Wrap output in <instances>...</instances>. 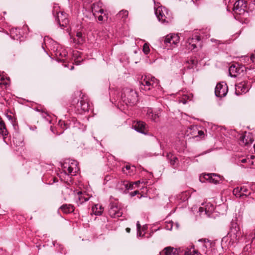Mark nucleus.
Here are the masks:
<instances>
[{
	"instance_id": "f257e3e1",
	"label": "nucleus",
	"mask_w": 255,
	"mask_h": 255,
	"mask_svg": "<svg viewBox=\"0 0 255 255\" xmlns=\"http://www.w3.org/2000/svg\"><path fill=\"white\" fill-rule=\"evenodd\" d=\"M139 83L140 89L147 92L148 95H154L155 91L161 89L159 81L150 75L142 76Z\"/></svg>"
},
{
	"instance_id": "f03ea898",
	"label": "nucleus",
	"mask_w": 255,
	"mask_h": 255,
	"mask_svg": "<svg viewBox=\"0 0 255 255\" xmlns=\"http://www.w3.org/2000/svg\"><path fill=\"white\" fill-rule=\"evenodd\" d=\"M121 100L127 106H132L138 101L137 92L130 88H124L121 93Z\"/></svg>"
},
{
	"instance_id": "7ed1b4c3",
	"label": "nucleus",
	"mask_w": 255,
	"mask_h": 255,
	"mask_svg": "<svg viewBox=\"0 0 255 255\" xmlns=\"http://www.w3.org/2000/svg\"><path fill=\"white\" fill-rule=\"evenodd\" d=\"M243 236L239 225L236 222H232L230 227V231L228 233V237L230 238L229 245L234 246L237 243Z\"/></svg>"
},
{
	"instance_id": "20e7f679",
	"label": "nucleus",
	"mask_w": 255,
	"mask_h": 255,
	"mask_svg": "<svg viewBox=\"0 0 255 255\" xmlns=\"http://www.w3.org/2000/svg\"><path fill=\"white\" fill-rule=\"evenodd\" d=\"M209 30L210 29H206L205 30V32L203 31L201 32V36L198 34H194L193 35L192 37H189L187 42L189 44L188 48L193 50L196 48L198 46L201 47V37H202V38H208L210 36Z\"/></svg>"
},
{
	"instance_id": "39448f33",
	"label": "nucleus",
	"mask_w": 255,
	"mask_h": 255,
	"mask_svg": "<svg viewBox=\"0 0 255 255\" xmlns=\"http://www.w3.org/2000/svg\"><path fill=\"white\" fill-rule=\"evenodd\" d=\"M53 15L55 17L57 23L61 27H64L69 23V20L67 17V14L59 10V6L55 5L52 10Z\"/></svg>"
},
{
	"instance_id": "423d86ee",
	"label": "nucleus",
	"mask_w": 255,
	"mask_h": 255,
	"mask_svg": "<svg viewBox=\"0 0 255 255\" xmlns=\"http://www.w3.org/2000/svg\"><path fill=\"white\" fill-rule=\"evenodd\" d=\"M155 14L158 20L162 23H168L171 22L172 14L165 7L161 6L155 9Z\"/></svg>"
},
{
	"instance_id": "0eeeda50",
	"label": "nucleus",
	"mask_w": 255,
	"mask_h": 255,
	"mask_svg": "<svg viewBox=\"0 0 255 255\" xmlns=\"http://www.w3.org/2000/svg\"><path fill=\"white\" fill-rule=\"evenodd\" d=\"M63 171L66 175H75L79 171L78 163L75 160L65 162L62 165Z\"/></svg>"
},
{
	"instance_id": "6e6552de",
	"label": "nucleus",
	"mask_w": 255,
	"mask_h": 255,
	"mask_svg": "<svg viewBox=\"0 0 255 255\" xmlns=\"http://www.w3.org/2000/svg\"><path fill=\"white\" fill-rule=\"evenodd\" d=\"M75 108L80 114L88 111L89 110V104L87 96L81 94L80 99L78 100Z\"/></svg>"
},
{
	"instance_id": "1a4fd4ad",
	"label": "nucleus",
	"mask_w": 255,
	"mask_h": 255,
	"mask_svg": "<svg viewBox=\"0 0 255 255\" xmlns=\"http://www.w3.org/2000/svg\"><path fill=\"white\" fill-rule=\"evenodd\" d=\"M109 214L112 218H119L122 216L123 211L117 202H113L109 205Z\"/></svg>"
},
{
	"instance_id": "9d476101",
	"label": "nucleus",
	"mask_w": 255,
	"mask_h": 255,
	"mask_svg": "<svg viewBox=\"0 0 255 255\" xmlns=\"http://www.w3.org/2000/svg\"><path fill=\"white\" fill-rule=\"evenodd\" d=\"M180 38L178 34H171L167 35L164 38V42L166 46L174 47L179 43Z\"/></svg>"
},
{
	"instance_id": "9b49d317",
	"label": "nucleus",
	"mask_w": 255,
	"mask_h": 255,
	"mask_svg": "<svg viewBox=\"0 0 255 255\" xmlns=\"http://www.w3.org/2000/svg\"><path fill=\"white\" fill-rule=\"evenodd\" d=\"M228 91V89L226 83L222 82L217 84L215 89V94L217 97L221 98L227 95Z\"/></svg>"
},
{
	"instance_id": "f8f14e48",
	"label": "nucleus",
	"mask_w": 255,
	"mask_h": 255,
	"mask_svg": "<svg viewBox=\"0 0 255 255\" xmlns=\"http://www.w3.org/2000/svg\"><path fill=\"white\" fill-rule=\"evenodd\" d=\"M233 193L236 197L239 198L247 197L251 194V192H249L247 187L245 186L235 188L233 191Z\"/></svg>"
},
{
	"instance_id": "ddd939ff",
	"label": "nucleus",
	"mask_w": 255,
	"mask_h": 255,
	"mask_svg": "<svg viewBox=\"0 0 255 255\" xmlns=\"http://www.w3.org/2000/svg\"><path fill=\"white\" fill-rule=\"evenodd\" d=\"M138 182H135L133 183H129L128 181H121L119 182L117 185V188L121 192H125L129 190H132L134 184H137Z\"/></svg>"
},
{
	"instance_id": "4468645a",
	"label": "nucleus",
	"mask_w": 255,
	"mask_h": 255,
	"mask_svg": "<svg viewBox=\"0 0 255 255\" xmlns=\"http://www.w3.org/2000/svg\"><path fill=\"white\" fill-rule=\"evenodd\" d=\"M215 210V207L213 204L211 203H207L203 206L200 207L199 209V212L202 214L203 212H205L208 217H212V214L213 213Z\"/></svg>"
},
{
	"instance_id": "2eb2a0df",
	"label": "nucleus",
	"mask_w": 255,
	"mask_h": 255,
	"mask_svg": "<svg viewBox=\"0 0 255 255\" xmlns=\"http://www.w3.org/2000/svg\"><path fill=\"white\" fill-rule=\"evenodd\" d=\"M250 88V85L246 81H243L236 85V94L240 95L242 93H246Z\"/></svg>"
},
{
	"instance_id": "dca6fc26",
	"label": "nucleus",
	"mask_w": 255,
	"mask_h": 255,
	"mask_svg": "<svg viewBox=\"0 0 255 255\" xmlns=\"http://www.w3.org/2000/svg\"><path fill=\"white\" fill-rule=\"evenodd\" d=\"M204 178L210 183L214 184L220 183L222 179V177L215 173H208L204 175Z\"/></svg>"
},
{
	"instance_id": "f3484780",
	"label": "nucleus",
	"mask_w": 255,
	"mask_h": 255,
	"mask_svg": "<svg viewBox=\"0 0 255 255\" xmlns=\"http://www.w3.org/2000/svg\"><path fill=\"white\" fill-rule=\"evenodd\" d=\"M254 141L253 135L251 133L245 132V134L240 137V144L242 145H248Z\"/></svg>"
},
{
	"instance_id": "a211bd4d",
	"label": "nucleus",
	"mask_w": 255,
	"mask_h": 255,
	"mask_svg": "<svg viewBox=\"0 0 255 255\" xmlns=\"http://www.w3.org/2000/svg\"><path fill=\"white\" fill-rule=\"evenodd\" d=\"M146 124L143 122L138 121L133 126L134 129L138 132L146 134L147 130L146 129Z\"/></svg>"
},
{
	"instance_id": "6ab92c4d",
	"label": "nucleus",
	"mask_w": 255,
	"mask_h": 255,
	"mask_svg": "<svg viewBox=\"0 0 255 255\" xmlns=\"http://www.w3.org/2000/svg\"><path fill=\"white\" fill-rule=\"evenodd\" d=\"M146 114L148 116V118H149L151 120L156 122L160 117V111L158 110L156 111H153L152 109H148L147 110Z\"/></svg>"
},
{
	"instance_id": "aec40b11",
	"label": "nucleus",
	"mask_w": 255,
	"mask_h": 255,
	"mask_svg": "<svg viewBox=\"0 0 255 255\" xmlns=\"http://www.w3.org/2000/svg\"><path fill=\"white\" fill-rule=\"evenodd\" d=\"M77 198L76 203L78 206L88 201L90 199V197L87 195L83 194L81 192H78Z\"/></svg>"
},
{
	"instance_id": "412c9836",
	"label": "nucleus",
	"mask_w": 255,
	"mask_h": 255,
	"mask_svg": "<svg viewBox=\"0 0 255 255\" xmlns=\"http://www.w3.org/2000/svg\"><path fill=\"white\" fill-rule=\"evenodd\" d=\"M240 68L234 65H231L229 68V75L232 77H236L240 73Z\"/></svg>"
},
{
	"instance_id": "4be33fe9",
	"label": "nucleus",
	"mask_w": 255,
	"mask_h": 255,
	"mask_svg": "<svg viewBox=\"0 0 255 255\" xmlns=\"http://www.w3.org/2000/svg\"><path fill=\"white\" fill-rule=\"evenodd\" d=\"M247 6V1L245 0H238L235 2L234 5V9L238 10L244 9Z\"/></svg>"
},
{
	"instance_id": "5701e85b",
	"label": "nucleus",
	"mask_w": 255,
	"mask_h": 255,
	"mask_svg": "<svg viewBox=\"0 0 255 255\" xmlns=\"http://www.w3.org/2000/svg\"><path fill=\"white\" fill-rule=\"evenodd\" d=\"M59 210L65 214H69L74 211V208L70 204H64L60 207Z\"/></svg>"
},
{
	"instance_id": "b1692460",
	"label": "nucleus",
	"mask_w": 255,
	"mask_h": 255,
	"mask_svg": "<svg viewBox=\"0 0 255 255\" xmlns=\"http://www.w3.org/2000/svg\"><path fill=\"white\" fill-rule=\"evenodd\" d=\"M92 11L93 13V15L95 16H96L97 13H100L103 14L104 13V10L100 8L99 3H94L92 6Z\"/></svg>"
},
{
	"instance_id": "393cba45",
	"label": "nucleus",
	"mask_w": 255,
	"mask_h": 255,
	"mask_svg": "<svg viewBox=\"0 0 255 255\" xmlns=\"http://www.w3.org/2000/svg\"><path fill=\"white\" fill-rule=\"evenodd\" d=\"M165 255H176L177 254V250L171 247L165 248L163 251Z\"/></svg>"
},
{
	"instance_id": "a878e982",
	"label": "nucleus",
	"mask_w": 255,
	"mask_h": 255,
	"mask_svg": "<svg viewBox=\"0 0 255 255\" xmlns=\"http://www.w3.org/2000/svg\"><path fill=\"white\" fill-rule=\"evenodd\" d=\"M8 131L6 128L5 124L2 119L0 117V134L2 136L7 135Z\"/></svg>"
},
{
	"instance_id": "bb28decb",
	"label": "nucleus",
	"mask_w": 255,
	"mask_h": 255,
	"mask_svg": "<svg viewBox=\"0 0 255 255\" xmlns=\"http://www.w3.org/2000/svg\"><path fill=\"white\" fill-rule=\"evenodd\" d=\"M166 157L172 165H174L178 161L177 157L171 153H167Z\"/></svg>"
},
{
	"instance_id": "cd10ccee",
	"label": "nucleus",
	"mask_w": 255,
	"mask_h": 255,
	"mask_svg": "<svg viewBox=\"0 0 255 255\" xmlns=\"http://www.w3.org/2000/svg\"><path fill=\"white\" fill-rule=\"evenodd\" d=\"M92 211L96 215H101L104 211V208L102 206L98 204L96 205L94 207H92Z\"/></svg>"
},
{
	"instance_id": "c85d7f7f",
	"label": "nucleus",
	"mask_w": 255,
	"mask_h": 255,
	"mask_svg": "<svg viewBox=\"0 0 255 255\" xmlns=\"http://www.w3.org/2000/svg\"><path fill=\"white\" fill-rule=\"evenodd\" d=\"M54 51H55V55L58 57H60L61 58L65 57L67 54V52L65 50L62 49H58V48H56V50L54 49Z\"/></svg>"
},
{
	"instance_id": "c756f323",
	"label": "nucleus",
	"mask_w": 255,
	"mask_h": 255,
	"mask_svg": "<svg viewBox=\"0 0 255 255\" xmlns=\"http://www.w3.org/2000/svg\"><path fill=\"white\" fill-rule=\"evenodd\" d=\"M76 37L78 38L77 40L76 39V38H74L73 40L74 42L76 43H77L78 44H81L83 43L84 40L82 37V33L81 32H78L76 33Z\"/></svg>"
},
{
	"instance_id": "7c9ffc66",
	"label": "nucleus",
	"mask_w": 255,
	"mask_h": 255,
	"mask_svg": "<svg viewBox=\"0 0 255 255\" xmlns=\"http://www.w3.org/2000/svg\"><path fill=\"white\" fill-rule=\"evenodd\" d=\"M17 28H15V29H12L11 31H10V36L11 37L13 38V39H18L19 38H20V33L19 32H18V34L17 33Z\"/></svg>"
},
{
	"instance_id": "2f4dec72",
	"label": "nucleus",
	"mask_w": 255,
	"mask_h": 255,
	"mask_svg": "<svg viewBox=\"0 0 255 255\" xmlns=\"http://www.w3.org/2000/svg\"><path fill=\"white\" fill-rule=\"evenodd\" d=\"M128 12L126 10H122L120 11L117 15L119 18H126L128 16Z\"/></svg>"
},
{
	"instance_id": "473e14b6",
	"label": "nucleus",
	"mask_w": 255,
	"mask_h": 255,
	"mask_svg": "<svg viewBox=\"0 0 255 255\" xmlns=\"http://www.w3.org/2000/svg\"><path fill=\"white\" fill-rule=\"evenodd\" d=\"M193 129V130H197V132H198V135H195V137H200L201 138H202L203 137H204V131H202V130H198L197 129V127H192V128H190L191 130L192 129Z\"/></svg>"
},
{
	"instance_id": "72a5a7b5",
	"label": "nucleus",
	"mask_w": 255,
	"mask_h": 255,
	"mask_svg": "<svg viewBox=\"0 0 255 255\" xmlns=\"http://www.w3.org/2000/svg\"><path fill=\"white\" fill-rule=\"evenodd\" d=\"M249 238L250 240H251V244L255 245V230L249 235Z\"/></svg>"
},
{
	"instance_id": "f704fd0d",
	"label": "nucleus",
	"mask_w": 255,
	"mask_h": 255,
	"mask_svg": "<svg viewBox=\"0 0 255 255\" xmlns=\"http://www.w3.org/2000/svg\"><path fill=\"white\" fill-rule=\"evenodd\" d=\"M188 63L190 64L191 66H189L187 67L188 69H192L193 68V67L195 65H196L197 63V61L194 59H191L189 61H188Z\"/></svg>"
},
{
	"instance_id": "c9c22d12",
	"label": "nucleus",
	"mask_w": 255,
	"mask_h": 255,
	"mask_svg": "<svg viewBox=\"0 0 255 255\" xmlns=\"http://www.w3.org/2000/svg\"><path fill=\"white\" fill-rule=\"evenodd\" d=\"M58 125L61 127L63 129H66L69 128V126L67 123H65L64 121H59L58 123Z\"/></svg>"
},
{
	"instance_id": "e433bc0d",
	"label": "nucleus",
	"mask_w": 255,
	"mask_h": 255,
	"mask_svg": "<svg viewBox=\"0 0 255 255\" xmlns=\"http://www.w3.org/2000/svg\"><path fill=\"white\" fill-rule=\"evenodd\" d=\"M103 14V15H101L98 16V19L99 21H103L108 19V14L105 12Z\"/></svg>"
},
{
	"instance_id": "4c0bfd02",
	"label": "nucleus",
	"mask_w": 255,
	"mask_h": 255,
	"mask_svg": "<svg viewBox=\"0 0 255 255\" xmlns=\"http://www.w3.org/2000/svg\"><path fill=\"white\" fill-rule=\"evenodd\" d=\"M142 50L145 54H148L150 51L148 45L146 43L144 44Z\"/></svg>"
},
{
	"instance_id": "58836bf2",
	"label": "nucleus",
	"mask_w": 255,
	"mask_h": 255,
	"mask_svg": "<svg viewBox=\"0 0 255 255\" xmlns=\"http://www.w3.org/2000/svg\"><path fill=\"white\" fill-rule=\"evenodd\" d=\"M125 169L127 170H131L132 172L135 170V167L133 166L131 167L129 165H126L124 168H123V170L124 172H125Z\"/></svg>"
},
{
	"instance_id": "ea45409f",
	"label": "nucleus",
	"mask_w": 255,
	"mask_h": 255,
	"mask_svg": "<svg viewBox=\"0 0 255 255\" xmlns=\"http://www.w3.org/2000/svg\"><path fill=\"white\" fill-rule=\"evenodd\" d=\"M250 187L251 190L255 192V183H252Z\"/></svg>"
},
{
	"instance_id": "a19ab883",
	"label": "nucleus",
	"mask_w": 255,
	"mask_h": 255,
	"mask_svg": "<svg viewBox=\"0 0 255 255\" xmlns=\"http://www.w3.org/2000/svg\"><path fill=\"white\" fill-rule=\"evenodd\" d=\"M250 60L253 62H255V53H253L250 57Z\"/></svg>"
},
{
	"instance_id": "79ce46f5",
	"label": "nucleus",
	"mask_w": 255,
	"mask_h": 255,
	"mask_svg": "<svg viewBox=\"0 0 255 255\" xmlns=\"http://www.w3.org/2000/svg\"><path fill=\"white\" fill-rule=\"evenodd\" d=\"M138 193H139V191L138 190H135V191H134L133 192H131L130 193V195L131 197H133V196H135Z\"/></svg>"
},
{
	"instance_id": "37998d69",
	"label": "nucleus",
	"mask_w": 255,
	"mask_h": 255,
	"mask_svg": "<svg viewBox=\"0 0 255 255\" xmlns=\"http://www.w3.org/2000/svg\"><path fill=\"white\" fill-rule=\"evenodd\" d=\"M211 41L212 42H216L217 44H221V43L220 42V41L218 40H217V39H214V38H212L211 39Z\"/></svg>"
},
{
	"instance_id": "c03bdc74",
	"label": "nucleus",
	"mask_w": 255,
	"mask_h": 255,
	"mask_svg": "<svg viewBox=\"0 0 255 255\" xmlns=\"http://www.w3.org/2000/svg\"><path fill=\"white\" fill-rule=\"evenodd\" d=\"M136 227H137V231L139 232V230H140L141 226L139 224V222L137 221L136 223Z\"/></svg>"
},
{
	"instance_id": "a18cd8bd",
	"label": "nucleus",
	"mask_w": 255,
	"mask_h": 255,
	"mask_svg": "<svg viewBox=\"0 0 255 255\" xmlns=\"http://www.w3.org/2000/svg\"><path fill=\"white\" fill-rule=\"evenodd\" d=\"M249 160V161H250V160L249 159H247L246 158H244L243 159H242L241 160V162L243 163H246L247 162V161Z\"/></svg>"
},
{
	"instance_id": "49530a36",
	"label": "nucleus",
	"mask_w": 255,
	"mask_h": 255,
	"mask_svg": "<svg viewBox=\"0 0 255 255\" xmlns=\"http://www.w3.org/2000/svg\"><path fill=\"white\" fill-rule=\"evenodd\" d=\"M198 253V252L196 250H194L192 253H191L190 254L192 255H195Z\"/></svg>"
},
{
	"instance_id": "de8ad7c7",
	"label": "nucleus",
	"mask_w": 255,
	"mask_h": 255,
	"mask_svg": "<svg viewBox=\"0 0 255 255\" xmlns=\"http://www.w3.org/2000/svg\"><path fill=\"white\" fill-rule=\"evenodd\" d=\"M130 228H127L126 229V231H127L128 233H129V232H130Z\"/></svg>"
},
{
	"instance_id": "09e8293b",
	"label": "nucleus",
	"mask_w": 255,
	"mask_h": 255,
	"mask_svg": "<svg viewBox=\"0 0 255 255\" xmlns=\"http://www.w3.org/2000/svg\"><path fill=\"white\" fill-rule=\"evenodd\" d=\"M137 235L139 236H141V233L140 232V230L139 231V232L137 231Z\"/></svg>"
},
{
	"instance_id": "8fccbe9b",
	"label": "nucleus",
	"mask_w": 255,
	"mask_h": 255,
	"mask_svg": "<svg viewBox=\"0 0 255 255\" xmlns=\"http://www.w3.org/2000/svg\"><path fill=\"white\" fill-rule=\"evenodd\" d=\"M172 224H173V222H171V223H169V225H170V226H171V228H170V230H171V228H172Z\"/></svg>"
},
{
	"instance_id": "3c124183",
	"label": "nucleus",
	"mask_w": 255,
	"mask_h": 255,
	"mask_svg": "<svg viewBox=\"0 0 255 255\" xmlns=\"http://www.w3.org/2000/svg\"><path fill=\"white\" fill-rule=\"evenodd\" d=\"M75 63H76L77 65H79L80 64V61L77 60L75 61Z\"/></svg>"
},
{
	"instance_id": "603ef678",
	"label": "nucleus",
	"mask_w": 255,
	"mask_h": 255,
	"mask_svg": "<svg viewBox=\"0 0 255 255\" xmlns=\"http://www.w3.org/2000/svg\"><path fill=\"white\" fill-rule=\"evenodd\" d=\"M7 117L9 120H11L12 119V117L11 116L7 115Z\"/></svg>"
},
{
	"instance_id": "864d4df0",
	"label": "nucleus",
	"mask_w": 255,
	"mask_h": 255,
	"mask_svg": "<svg viewBox=\"0 0 255 255\" xmlns=\"http://www.w3.org/2000/svg\"><path fill=\"white\" fill-rule=\"evenodd\" d=\"M163 254H164V253H163V251H162V252H160L159 253V254H158V255H163Z\"/></svg>"
},
{
	"instance_id": "5fc2aeb1",
	"label": "nucleus",
	"mask_w": 255,
	"mask_h": 255,
	"mask_svg": "<svg viewBox=\"0 0 255 255\" xmlns=\"http://www.w3.org/2000/svg\"><path fill=\"white\" fill-rule=\"evenodd\" d=\"M74 69V66H71V68H70V70H73Z\"/></svg>"
},
{
	"instance_id": "6e6d98bb",
	"label": "nucleus",
	"mask_w": 255,
	"mask_h": 255,
	"mask_svg": "<svg viewBox=\"0 0 255 255\" xmlns=\"http://www.w3.org/2000/svg\"><path fill=\"white\" fill-rule=\"evenodd\" d=\"M207 152H208L207 151L204 152H203V153H202L201 155H203V154H204L207 153Z\"/></svg>"
},
{
	"instance_id": "4d7b16f0",
	"label": "nucleus",
	"mask_w": 255,
	"mask_h": 255,
	"mask_svg": "<svg viewBox=\"0 0 255 255\" xmlns=\"http://www.w3.org/2000/svg\"><path fill=\"white\" fill-rule=\"evenodd\" d=\"M249 245H246V248H247V250H248V246H249Z\"/></svg>"
},
{
	"instance_id": "13d9d810",
	"label": "nucleus",
	"mask_w": 255,
	"mask_h": 255,
	"mask_svg": "<svg viewBox=\"0 0 255 255\" xmlns=\"http://www.w3.org/2000/svg\"><path fill=\"white\" fill-rule=\"evenodd\" d=\"M241 166H242V167H245L244 166V165H241Z\"/></svg>"
},
{
	"instance_id": "bf43d9fd",
	"label": "nucleus",
	"mask_w": 255,
	"mask_h": 255,
	"mask_svg": "<svg viewBox=\"0 0 255 255\" xmlns=\"http://www.w3.org/2000/svg\"><path fill=\"white\" fill-rule=\"evenodd\" d=\"M1 82H0V85H1Z\"/></svg>"
},
{
	"instance_id": "052dcab7",
	"label": "nucleus",
	"mask_w": 255,
	"mask_h": 255,
	"mask_svg": "<svg viewBox=\"0 0 255 255\" xmlns=\"http://www.w3.org/2000/svg\"><path fill=\"white\" fill-rule=\"evenodd\" d=\"M193 0V1H194V0Z\"/></svg>"
}]
</instances>
